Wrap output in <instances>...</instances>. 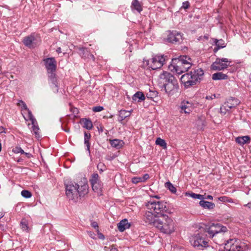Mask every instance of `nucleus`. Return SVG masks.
I'll return each mask as SVG.
<instances>
[{"mask_svg":"<svg viewBox=\"0 0 251 251\" xmlns=\"http://www.w3.org/2000/svg\"><path fill=\"white\" fill-rule=\"evenodd\" d=\"M191 66V59L188 56H182L173 59L169 68L172 71L181 74L187 71Z\"/></svg>","mask_w":251,"mask_h":251,"instance_id":"1","label":"nucleus"},{"mask_svg":"<svg viewBox=\"0 0 251 251\" xmlns=\"http://www.w3.org/2000/svg\"><path fill=\"white\" fill-rule=\"evenodd\" d=\"M158 83L168 94L177 89L178 87L177 80L170 73L166 72L160 75Z\"/></svg>","mask_w":251,"mask_h":251,"instance_id":"2","label":"nucleus"},{"mask_svg":"<svg viewBox=\"0 0 251 251\" xmlns=\"http://www.w3.org/2000/svg\"><path fill=\"white\" fill-rule=\"evenodd\" d=\"M203 74V71L199 68L195 70L193 72H191L190 73L182 75L180 78V80L185 87L188 88L200 82Z\"/></svg>","mask_w":251,"mask_h":251,"instance_id":"3","label":"nucleus"},{"mask_svg":"<svg viewBox=\"0 0 251 251\" xmlns=\"http://www.w3.org/2000/svg\"><path fill=\"white\" fill-rule=\"evenodd\" d=\"M156 227L161 232L171 234L175 231V225L172 219L167 215H162Z\"/></svg>","mask_w":251,"mask_h":251,"instance_id":"4","label":"nucleus"},{"mask_svg":"<svg viewBox=\"0 0 251 251\" xmlns=\"http://www.w3.org/2000/svg\"><path fill=\"white\" fill-rule=\"evenodd\" d=\"M199 233L193 236L190 239V243L194 247L201 249L207 246V234L201 227Z\"/></svg>","mask_w":251,"mask_h":251,"instance_id":"5","label":"nucleus"},{"mask_svg":"<svg viewBox=\"0 0 251 251\" xmlns=\"http://www.w3.org/2000/svg\"><path fill=\"white\" fill-rule=\"evenodd\" d=\"M148 209L154 212L158 215H164L163 213L167 210L166 202L151 199L146 203Z\"/></svg>","mask_w":251,"mask_h":251,"instance_id":"6","label":"nucleus"},{"mask_svg":"<svg viewBox=\"0 0 251 251\" xmlns=\"http://www.w3.org/2000/svg\"><path fill=\"white\" fill-rule=\"evenodd\" d=\"M225 249L228 251H244L247 249V246L240 240L233 238L226 241Z\"/></svg>","mask_w":251,"mask_h":251,"instance_id":"7","label":"nucleus"},{"mask_svg":"<svg viewBox=\"0 0 251 251\" xmlns=\"http://www.w3.org/2000/svg\"><path fill=\"white\" fill-rule=\"evenodd\" d=\"M164 55H155L148 60H144V65L152 70L160 68L165 62L166 58Z\"/></svg>","mask_w":251,"mask_h":251,"instance_id":"8","label":"nucleus"},{"mask_svg":"<svg viewBox=\"0 0 251 251\" xmlns=\"http://www.w3.org/2000/svg\"><path fill=\"white\" fill-rule=\"evenodd\" d=\"M231 61L227 58H217L216 61L212 63L211 69L215 71H220L226 69L229 66Z\"/></svg>","mask_w":251,"mask_h":251,"instance_id":"9","label":"nucleus"},{"mask_svg":"<svg viewBox=\"0 0 251 251\" xmlns=\"http://www.w3.org/2000/svg\"><path fill=\"white\" fill-rule=\"evenodd\" d=\"M66 195L67 197L71 200L75 201L78 198V191L76 186L72 182L66 184Z\"/></svg>","mask_w":251,"mask_h":251,"instance_id":"10","label":"nucleus"},{"mask_svg":"<svg viewBox=\"0 0 251 251\" xmlns=\"http://www.w3.org/2000/svg\"><path fill=\"white\" fill-rule=\"evenodd\" d=\"M162 215L155 214L151 211H148L145 213L144 220L148 225H151L156 227L157 224L159 222L160 217Z\"/></svg>","mask_w":251,"mask_h":251,"instance_id":"11","label":"nucleus"},{"mask_svg":"<svg viewBox=\"0 0 251 251\" xmlns=\"http://www.w3.org/2000/svg\"><path fill=\"white\" fill-rule=\"evenodd\" d=\"M38 38L37 36H35L34 35L31 34L30 36L25 37L23 42L25 46L29 48H33L39 44L40 40Z\"/></svg>","mask_w":251,"mask_h":251,"instance_id":"12","label":"nucleus"},{"mask_svg":"<svg viewBox=\"0 0 251 251\" xmlns=\"http://www.w3.org/2000/svg\"><path fill=\"white\" fill-rule=\"evenodd\" d=\"M182 40L181 33L176 31L170 32L167 38V41L172 43H179Z\"/></svg>","mask_w":251,"mask_h":251,"instance_id":"13","label":"nucleus"},{"mask_svg":"<svg viewBox=\"0 0 251 251\" xmlns=\"http://www.w3.org/2000/svg\"><path fill=\"white\" fill-rule=\"evenodd\" d=\"M179 110L181 113L189 114L193 110L192 103L188 101L183 100L179 106Z\"/></svg>","mask_w":251,"mask_h":251,"instance_id":"14","label":"nucleus"},{"mask_svg":"<svg viewBox=\"0 0 251 251\" xmlns=\"http://www.w3.org/2000/svg\"><path fill=\"white\" fill-rule=\"evenodd\" d=\"M46 68L48 71L55 72L56 67V62L53 58H49L44 60Z\"/></svg>","mask_w":251,"mask_h":251,"instance_id":"15","label":"nucleus"},{"mask_svg":"<svg viewBox=\"0 0 251 251\" xmlns=\"http://www.w3.org/2000/svg\"><path fill=\"white\" fill-rule=\"evenodd\" d=\"M204 230L205 234L207 233L210 238H213L216 234L215 224L205 225L204 227H201Z\"/></svg>","mask_w":251,"mask_h":251,"instance_id":"16","label":"nucleus"},{"mask_svg":"<svg viewBox=\"0 0 251 251\" xmlns=\"http://www.w3.org/2000/svg\"><path fill=\"white\" fill-rule=\"evenodd\" d=\"M75 186H76L77 191H78V196L79 195L80 197H81L87 194L88 186L85 182H84L83 184H75Z\"/></svg>","mask_w":251,"mask_h":251,"instance_id":"17","label":"nucleus"},{"mask_svg":"<svg viewBox=\"0 0 251 251\" xmlns=\"http://www.w3.org/2000/svg\"><path fill=\"white\" fill-rule=\"evenodd\" d=\"M239 103L240 101L238 100L231 98L225 102V107L228 108L230 110L231 109L236 107Z\"/></svg>","mask_w":251,"mask_h":251,"instance_id":"18","label":"nucleus"},{"mask_svg":"<svg viewBox=\"0 0 251 251\" xmlns=\"http://www.w3.org/2000/svg\"><path fill=\"white\" fill-rule=\"evenodd\" d=\"M130 226V224L126 219L122 220L117 224L118 228L121 232H123L126 229L129 228Z\"/></svg>","mask_w":251,"mask_h":251,"instance_id":"19","label":"nucleus"},{"mask_svg":"<svg viewBox=\"0 0 251 251\" xmlns=\"http://www.w3.org/2000/svg\"><path fill=\"white\" fill-rule=\"evenodd\" d=\"M49 74V81L52 84L53 87H55V92H57V79L56 75L54 72L48 71Z\"/></svg>","mask_w":251,"mask_h":251,"instance_id":"20","label":"nucleus"},{"mask_svg":"<svg viewBox=\"0 0 251 251\" xmlns=\"http://www.w3.org/2000/svg\"><path fill=\"white\" fill-rule=\"evenodd\" d=\"M80 123L84 128L90 130L93 127V124L91 121L89 119L83 118L81 119Z\"/></svg>","mask_w":251,"mask_h":251,"instance_id":"21","label":"nucleus"},{"mask_svg":"<svg viewBox=\"0 0 251 251\" xmlns=\"http://www.w3.org/2000/svg\"><path fill=\"white\" fill-rule=\"evenodd\" d=\"M131 8L132 11L136 10L139 13H140L143 10L142 5L138 0H133L132 1Z\"/></svg>","mask_w":251,"mask_h":251,"instance_id":"22","label":"nucleus"},{"mask_svg":"<svg viewBox=\"0 0 251 251\" xmlns=\"http://www.w3.org/2000/svg\"><path fill=\"white\" fill-rule=\"evenodd\" d=\"M235 141L239 144L243 145L245 144L250 143L251 138L249 136L238 137L236 138Z\"/></svg>","mask_w":251,"mask_h":251,"instance_id":"23","label":"nucleus"},{"mask_svg":"<svg viewBox=\"0 0 251 251\" xmlns=\"http://www.w3.org/2000/svg\"><path fill=\"white\" fill-rule=\"evenodd\" d=\"M200 205L203 208L208 209H213L215 207V204L213 202L205 201L202 200L199 202Z\"/></svg>","mask_w":251,"mask_h":251,"instance_id":"24","label":"nucleus"},{"mask_svg":"<svg viewBox=\"0 0 251 251\" xmlns=\"http://www.w3.org/2000/svg\"><path fill=\"white\" fill-rule=\"evenodd\" d=\"M228 78V76L222 73H216L212 75V78L213 80H222L226 79Z\"/></svg>","mask_w":251,"mask_h":251,"instance_id":"25","label":"nucleus"},{"mask_svg":"<svg viewBox=\"0 0 251 251\" xmlns=\"http://www.w3.org/2000/svg\"><path fill=\"white\" fill-rule=\"evenodd\" d=\"M132 100L134 101H141L145 100V97L144 94L141 92H136L132 97Z\"/></svg>","mask_w":251,"mask_h":251,"instance_id":"26","label":"nucleus"},{"mask_svg":"<svg viewBox=\"0 0 251 251\" xmlns=\"http://www.w3.org/2000/svg\"><path fill=\"white\" fill-rule=\"evenodd\" d=\"M110 144L113 147L116 149H120L123 147L124 142L123 141L119 139H114L110 141Z\"/></svg>","mask_w":251,"mask_h":251,"instance_id":"27","label":"nucleus"},{"mask_svg":"<svg viewBox=\"0 0 251 251\" xmlns=\"http://www.w3.org/2000/svg\"><path fill=\"white\" fill-rule=\"evenodd\" d=\"M32 132L34 133L36 138L39 139L41 136L40 135V129L37 125V122L36 121L35 122L32 123Z\"/></svg>","mask_w":251,"mask_h":251,"instance_id":"28","label":"nucleus"},{"mask_svg":"<svg viewBox=\"0 0 251 251\" xmlns=\"http://www.w3.org/2000/svg\"><path fill=\"white\" fill-rule=\"evenodd\" d=\"M102 183L101 181L94 183L92 185L93 190L98 194H100L101 192Z\"/></svg>","mask_w":251,"mask_h":251,"instance_id":"29","label":"nucleus"},{"mask_svg":"<svg viewBox=\"0 0 251 251\" xmlns=\"http://www.w3.org/2000/svg\"><path fill=\"white\" fill-rule=\"evenodd\" d=\"M215 44H216V46H217V47L214 49V52L217 51L219 49L223 48L224 47H225V46L224 45V44H225L224 41L222 39H220V40L215 39Z\"/></svg>","mask_w":251,"mask_h":251,"instance_id":"30","label":"nucleus"},{"mask_svg":"<svg viewBox=\"0 0 251 251\" xmlns=\"http://www.w3.org/2000/svg\"><path fill=\"white\" fill-rule=\"evenodd\" d=\"M186 195L190 196L194 199H199V200H201V201L202 200H204V199H205V195H203L195 194L194 193H186Z\"/></svg>","mask_w":251,"mask_h":251,"instance_id":"31","label":"nucleus"},{"mask_svg":"<svg viewBox=\"0 0 251 251\" xmlns=\"http://www.w3.org/2000/svg\"><path fill=\"white\" fill-rule=\"evenodd\" d=\"M91 138V134L89 133H84V144L87 146V150L90 151V145L89 143V140Z\"/></svg>","mask_w":251,"mask_h":251,"instance_id":"32","label":"nucleus"},{"mask_svg":"<svg viewBox=\"0 0 251 251\" xmlns=\"http://www.w3.org/2000/svg\"><path fill=\"white\" fill-rule=\"evenodd\" d=\"M216 234L225 232L226 231V226H222L218 224H215Z\"/></svg>","mask_w":251,"mask_h":251,"instance_id":"33","label":"nucleus"},{"mask_svg":"<svg viewBox=\"0 0 251 251\" xmlns=\"http://www.w3.org/2000/svg\"><path fill=\"white\" fill-rule=\"evenodd\" d=\"M100 181H101L100 179V177H99L98 174L97 173L93 174L92 175L91 178L90 179V182H91V185H92L94 183H96L99 182Z\"/></svg>","mask_w":251,"mask_h":251,"instance_id":"34","label":"nucleus"},{"mask_svg":"<svg viewBox=\"0 0 251 251\" xmlns=\"http://www.w3.org/2000/svg\"><path fill=\"white\" fill-rule=\"evenodd\" d=\"M155 143L156 145H159L162 147L163 149H166L167 148V144L164 140L161 139L160 138H157Z\"/></svg>","mask_w":251,"mask_h":251,"instance_id":"35","label":"nucleus"},{"mask_svg":"<svg viewBox=\"0 0 251 251\" xmlns=\"http://www.w3.org/2000/svg\"><path fill=\"white\" fill-rule=\"evenodd\" d=\"M165 187L168 188L172 193H175L176 192V188L169 181L167 182L165 184Z\"/></svg>","mask_w":251,"mask_h":251,"instance_id":"36","label":"nucleus"},{"mask_svg":"<svg viewBox=\"0 0 251 251\" xmlns=\"http://www.w3.org/2000/svg\"><path fill=\"white\" fill-rule=\"evenodd\" d=\"M130 115V112L126 110H121L120 111V116L122 119L129 117Z\"/></svg>","mask_w":251,"mask_h":251,"instance_id":"37","label":"nucleus"},{"mask_svg":"<svg viewBox=\"0 0 251 251\" xmlns=\"http://www.w3.org/2000/svg\"><path fill=\"white\" fill-rule=\"evenodd\" d=\"M21 195L23 197L25 198H29L32 196L31 193L30 192L25 190H23L21 192Z\"/></svg>","mask_w":251,"mask_h":251,"instance_id":"38","label":"nucleus"},{"mask_svg":"<svg viewBox=\"0 0 251 251\" xmlns=\"http://www.w3.org/2000/svg\"><path fill=\"white\" fill-rule=\"evenodd\" d=\"M21 226L23 230H28L27 222L25 220H22L21 222Z\"/></svg>","mask_w":251,"mask_h":251,"instance_id":"39","label":"nucleus"},{"mask_svg":"<svg viewBox=\"0 0 251 251\" xmlns=\"http://www.w3.org/2000/svg\"><path fill=\"white\" fill-rule=\"evenodd\" d=\"M18 105L19 106L21 107L22 110H28V108H27L25 103L24 101H23V100H19V102L18 103Z\"/></svg>","mask_w":251,"mask_h":251,"instance_id":"40","label":"nucleus"},{"mask_svg":"<svg viewBox=\"0 0 251 251\" xmlns=\"http://www.w3.org/2000/svg\"><path fill=\"white\" fill-rule=\"evenodd\" d=\"M13 152L15 153H20L21 154L25 153V151L20 147H16L12 150Z\"/></svg>","mask_w":251,"mask_h":251,"instance_id":"41","label":"nucleus"},{"mask_svg":"<svg viewBox=\"0 0 251 251\" xmlns=\"http://www.w3.org/2000/svg\"><path fill=\"white\" fill-rule=\"evenodd\" d=\"M98 169L101 172H103L106 169V167L103 163L100 162L97 165Z\"/></svg>","mask_w":251,"mask_h":251,"instance_id":"42","label":"nucleus"},{"mask_svg":"<svg viewBox=\"0 0 251 251\" xmlns=\"http://www.w3.org/2000/svg\"><path fill=\"white\" fill-rule=\"evenodd\" d=\"M229 111L228 108L225 107V103L220 108V113L223 115L226 114V112Z\"/></svg>","mask_w":251,"mask_h":251,"instance_id":"43","label":"nucleus"},{"mask_svg":"<svg viewBox=\"0 0 251 251\" xmlns=\"http://www.w3.org/2000/svg\"><path fill=\"white\" fill-rule=\"evenodd\" d=\"M132 182L133 183H138L139 182H143L142 177H134L132 178Z\"/></svg>","mask_w":251,"mask_h":251,"instance_id":"44","label":"nucleus"},{"mask_svg":"<svg viewBox=\"0 0 251 251\" xmlns=\"http://www.w3.org/2000/svg\"><path fill=\"white\" fill-rule=\"evenodd\" d=\"M26 111H27L28 114V118H29L30 120L32 122V123L35 122L36 121V120L34 118L33 115L32 114L31 111L29 110L28 108V110H26Z\"/></svg>","mask_w":251,"mask_h":251,"instance_id":"45","label":"nucleus"},{"mask_svg":"<svg viewBox=\"0 0 251 251\" xmlns=\"http://www.w3.org/2000/svg\"><path fill=\"white\" fill-rule=\"evenodd\" d=\"M103 109V107L100 106H95L93 108V111L97 112H100Z\"/></svg>","mask_w":251,"mask_h":251,"instance_id":"46","label":"nucleus"},{"mask_svg":"<svg viewBox=\"0 0 251 251\" xmlns=\"http://www.w3.org/2000/svg\"><path fill=\"white\" fill-rule=\"evenodd\" d=\"M189 6V3L188 1H185L182 4V7H183L184 9H187Z\"/></svg>","mask_w":251,"mask_h":251,"instance_id":"47","label":"nucleus"},{"mask_svg":"<svg viewBox=\"0 0 251 251\" xmlns=\"http://www.w3.org/2000/svg\"><path fill=\"white\" fill-rule=\"evenodd\" d=\"M149 177V175L148 174H145L142 177L143 182L146 181Z\"/></svg>","mask_w":251,"mask_h":251,"instance_id":"48","label":"nucleus"},{"mask_svg":"<svg viewBox=\"0 0 251 251\" xmlns=\"http://www.w3.org/2000/svg\"><path fill=\"white\" fill-rule=\"evenodd\" d=\"M216 98V96L215 94L212 95L211 96H208L206 97V99L207 100H212Z\"/></svg>","mask_w":251,"mask_h":251,"instance_id":"49","label":"nucleus"},{"mask_svg":"<svg viewBox=\"0 0 251 251\" xmlns=\"http://www.w3.org/2000/svg\"><path fill=\"white\" fill-rule=\"evenodd\" d=\"M219 200L221 201H230L228 199V198L227 197H220L219 198Z\"/></svg>","mask_w":251,"mask_h":251,"instance_id":"50","label":"nucleus"},{"mask_svg":"<svg viewBox=\"0 0 251 251\" xmlns=\"http://www.w3.org/2000/svg\"><path fill=\"white\" fill-rule=\"evenodd\" d=\"M91 226H93L95 228H97L98 229V227H99L98 224H97V223L95 222L92 223Z\"/></svg>","mask_w":251,"mask_h":251,"instance_id":"51","label":"nucleus"},{"mask_svg":"<svg viewBox=\"0 0 251 251\" xmlns=\"http://www.w3.org/2000/svg\"><path fill=\"white\" fill-rule=\"evenodd\" d=\"M208 199V200H212L213 199V197L211 195H208L207 196H206L205 195V199Z\"/></svg>","mask_w":251,"mask_h":251,"instance_id":"52","label":"nucleus"},{"mask_svg":"<svg viewBox=\"0 0 251 251\" xmlns=\"http://www.w3.org/2000/svg\"><path fill=\"white\" fill-rule=\"evenodd\" d=\"M244 206L248 207L249 209H251V202H249L248 203L245 204Z\"/></svg>","mask_w":251,"mask_h":251,"instance_id":"53","label":"nucleus"},{"mask_svg":"<svg viewBox=\"0 0 251 251\" xmlns=\"http://www.w3.org/2000/svg\"><path fill=\"white\" fill-rule=\"evenodd\" d=\"M110 251H118V250L114 246H112Z\"/></svg>","mask_w":251,"mask_h":251,"instance_id":"54","label":"nucleus"},{"mask_svg":"<svg viewBox=\"0 0 251 251\" xmlns=\"http://www.w3.org/2000/svg\"><path fill=\"white\" fill-rule=\"evenodd\" d=\"M99 237L100 239H104V235L102 233H99Z\"/></svg>","mask_w":251,"mask_h":251,"instance_id":"55","label":"nucleus"},{"mask_svg":"<svg viewBox=\"0 0 251 251\" xmlns=\"http://www.w3.org/2000/svg\"><path fill=\"white\" fill-rule=\"evenodd\" d=\"M24 154H25L26 155V156L28 158H30V157L31 156V154H30L29 153H27V152H25V153H24Z\"/></svg>","mask_w":251,"mask_h":251,"instance_id":"56","label":"nucleus"},{"mask_svg":"<svg viewBox=\"0 0 251 251\" xmlns=\"http://www.w3.org/2000/svg\"><path fill=\"white\" fill-rule=\"evenodd\" d=\"M90 57L93 59V61L95 60V56L93 54H90Z\"/></svg>","mask_w":251,"mask_h":251,"instance_id":"57","label":"nucleus"},{"mask_svg":"<svg viewBox=\"0 0 251 251\" xmlns=\"http://www.w3.org/2000/svg\"><path fill=\"white\" fill-rule=\"evenodd\" d=\"M56 51L57 52L60 53L61 52V48L59 47V48H58L56 50Z\"/></svg>","mask_w":251,"mask_h":251,"instance_id":"58","label":"nucleus"},{"mask_svg":"<svg viewBox=\"0 0 251 251\" xmlns=\"http://www.w3.org/2000/svg\"><path fill=\"white\" fill-rule=\"evenodd\" d=\"M77 111H78V110H77V108H74V110H73V112H74V113H75V112L77 113Z\"/></svg>","mask_w":251,"mask_h":251,"instance_id":"59","label":"nucleus"},{"mask_svg":"<svg viewBox=\"0 0 251 251\" xmlns=\"http://www.w3.org/2000/svg\"><path fill=\"white\" fill-rule=\"evenodd\" d=\"M93 234V233H92V232H89V235H90L91 237H92V238H93V236H92Z\"/></svg>","mask_w":251,"mask_h":251,"instance_id":"60","label":"nucleus"},{"mask_svg":"<svg viewBox=\"0 0 251 251\" xmlns=\"http://www.w3.org/2000/svg\"><path fill=\"white\" fill-rule=\"evenodd\" d=\"M157 198V199H159V197L157 196H153L152 198Z\"/></svg>","mask_w":251,"mask_h":251,"instance_id":"61","label":"nucleus"},{"mask_svg":"<svg viewBox=\"0 0 251 251\" xmlns=\"http://www.w3.org/2000/svg\"><path fill=\"white\" fill-rule=\"evenodd\" d=\"M3 216V215L2 214V213H1L0 215V219Z\"/></svg>","mask_w":251,"mask_h":251,"instance_id":"62","label":"nucleus"},{"mask_svg":"<svg viewBox=\"0 0 251 251\" xmlns=\"http://www.w3.org/2000/svg\"><path fill=\"white\" fill-rule=\"evenodd\" d=\"M65 131L66 132H69V129H67V130H65Z\"/></svg>","mask_w":251,"mask_h":251,"instance_id":"63","label":"nucleus"},{"mask_svg":"<svg viewBox=\"0 0 251 251\" xmlns=\"http://www.w3.org/2000/svg\"><path fill=\"white\" fill-rule=\"evenodd\" d=\"M21 159H19L17 160V161H18V162H20V161H21Z\"/></svg>","mask_w":251,"mask_h":251,"instance_id":"64","label":"nucleus"}]
</instances>
